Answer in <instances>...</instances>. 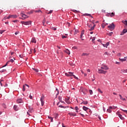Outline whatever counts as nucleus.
Masks as SVG:
<instances>
[{
  "label": "nucleus",
  "instance_id": "obj_1",
  "mask_svg": "<svg viewBox=\"0 0 127 127\" xmlns=\"http://www.w3.org/2000/svg\"><path fill=\"white\" fill-rule=\"evenodd\" d=\"M9 18H17L16 15H9L7 18L4 17V19H9Z\"/></svg>",
  "mask_w": 127,
  "mask_h": 127
},
{
  "label": "nucleus",
  "instance_id": "obj_2",
  "mask_svg": "<svg viewBox=\"0 0 127 127\" xmlns=\"http://www.w3.org/2000/svg\"><path fill=\"white\" fill-rule=\"evenodd\" d=\"M44 99H45V96L44 95H42L40 98V101L41 102V105L42 106H44Z\"/></svg>",
  "mask_w": 127,
  "mask_h": 127
},
{
  "label": "nucleus",
  "instance_id": "obj_3",
  "mask_svg": "<svg viewBox=\"0 0 127 127\" xmlns=\"http://www.w3.org/2000/svg\"><path fill=\"white\" fill-rule=\"evenodd\" d=\"M20 23L22 24H24V25H30L31 24V21H21Z\"/></svg>",
  "mask_w": 127,
  "mask_h": 127
},
{
  "label": "nucleus",
  "instance_id": "obj_4",
  "mask_svg": "<svg viewBox=\"0 0 127 127\" xmlns=\"http://www.w3.org/2000/svg\"><path fill=\"white\" fill-rule=\"evenodd\" d=\"M116 115H117V116H118L120 119L121 120H122V121H124V120H125V118L123 117V115H122V114H120V112H117Z\"/></svg>",
  "mask_w": 127,
  "mask_h": 127
},
{
  "label": "nucleus",
  "instance_id": "obj_5",
  "mask_svg": "<svg viewBox=\"0 0 127 127\" xmlns=\"http://www.w3.org/2000/svg\"><path fill=\"white\" fill-rule=\"evenodd\" d=\"M115 26L114 23H112L111 24H110L108 26V28H110V29H113V30L115 29Z\"/></svg>",
  "mask_w": 127,
  "mask_h": 127
},
{
  "label": "nucleus",
  "instance_id": "obj_6",
  "mask_svg": "<svg viewBox=\"0 0 127 127\" xmlns=\"http://www.w3.org/2000/svg\"><path fill=\"white\" fill-rule=\"evenodd\" d=\"M73 74H74V72H68V73H65V75L67 77H72L73 76Z\"/></svg>",
  "mask_w": 127,
  "mask_h": 127
},
{
  "label": "nucleus",
  "instance_id": "obj_7",
  "mask_svg": "<svg viewBox=\"0 0 127 127\" xmlns=\"http://www.w3.org/2000/svg\"><path fill=\"white\" fill-rule=\"evenodd\" d=\"M98 72L99 74H106L107 73V71L101 69H98Z\"/></svg>",
  "mask_w": 127,
  "mask_h": 127
},
{
  "label": "nucleus",
  "instance_id": "obj_8",
  "mask_svg": "<svg viewBox=\"0 0 127 127\" xmlns=\"http://www.w3.org/2000/svg\"><path fill=\"white\" fill-rule=\"evenodd\" d=\"M101 69H102V70H109V67L107 65H103L101 67Z\"/></svg>",
  "mask_w": 127,
  "mask_h": 127
},
{
  "label": "nucleus",
  "instance_id": "obj_9",
  "mask_svg": "<svg viewBox=\"0 0 127 127\" xmlns=\"http://www.w3.org/2000/svg\"><path fill=\"white\" fill-rule=\"evenodd\" d=\"M127 29H124L123 31L121 33L120 35H124V34L127 33Z\"/></svg>",
  "mask_w": 127,
  "mask_h": 127
},
{
  "label": "nucleus",
  "instance_id": "obj_10",
  "mask_svg": "<svg viewBox=\"0 0 127 127\" xmlns=\"http://www.w3.org/2000/svg\"><path fill=\"white\" fill-rule=\"evenodd\" d=\"M21 16L22 17H23V18H22V19H25L26 18H28V16L24 14H21Z\"/></svg>",
  "mask_w": 127,
  "mask_h": 127
},
{
  "label": "nucleus",
  "instance_id": "obj_11",
  "mask_svg": "<svg viewBox=\"0 0 127 127\" xmlns=\"http://www.w3.org/2000/svg\"><path fill=\"white\" fill-rule=\"evenodd\" d=\"M102 45H103V47H106V48H108V46L110 45V43L107 42L106 44H102Z\"/></svg>",
  "mask_w": 127,
  "mask_h": 127
},
{
  "label": "nucleus",
  "instance_id": "obj_12",
  "mask_svg": "<svg viewBox=\"0 0 127 127\" xmlns=\"http://www.w3.org/2000/svg\"><path fill=\"white\" fill-rule=\"evenodd\" d=\"M83 15H84V16H90V17L93 18V16H92V15H91V14L85 13L83 14Z\"/></svg>",
  "mask_w": 127,
  "mask_h": 127
},
{
  "label": "nucleus",
  "instance_id": "obj_13",
  "mask_svg": "<svg viewBox=\"0 0 127 127\" xmlns=\"http://www.w3.org/2000/svg\"><path fill=\"white\" fill-rule=\"evenodd\" d=\"M70 97H68V98L65 99V102L67 103V104H70Z\"/></svg>",
  "mask_w": 127,
  "mask_h": 127
},
{
  "label": "nucleus",
  "instance_id": "obj_14",
  "mask_svg": "<svg viewBox=\"0 0 127 127\" xmlns=\"http://www.w3.org/2000/svg\"><path fill=\"white\" fill-rule=\"evenodd\" d=\"M17 103H18V104H21V103H22V99H17Z\"/></svg>",
  "mask_w": 127,
  "mask_h": 127
},
{
  "label": "nucleus",
  "instance_id": "obj_15",
  "mask_svg": "<svg viewBox=\"0 0 127 127\" xmlns=\"http://www.w3.org/2000/svg\"><path fill=\"white\" fill-rule=\"evenodd\" d=\"M68 115L70 116L71 117H76V114L72 113H69Z\"/></svg>",
  "mask_w": 127,
  "mask_h": 127
},
{
  "label": "nucleus",
  "instance_id": "obj_16",
  "mask_svg": "<svg viewBox=\"0 0 127 127\" xmlns=\"http://www.w3.org/2000/svg\"><path fill=\"white\" fill-rule=\"evenodd\" d=\"M32 43H36V40L34 38H32L31 41Z\"/></svg>",
  "mask_w": 127,
  "mask_h": 127
},
{
  "label": "nucleus",
  "instance_id": "obj_17",
  "mask_svg": "<svg viewBox=\"0 0 127 127\" xmlns=\"http://www.w3.org/2000/svg\"><path fill=\"white\" fill-rule=\"evenodd\" d=\"M64 52L65 53H66L67 54H68V55H70V51L69 50H68V49H65V50H64Z\"/></svg>",
  "mask_w": 127,
  "mask_h": 127
},
{
  "label": "nucleus",
  "instance_id": "obj_18",
  "mask_svg": "<svg viewBox=\"0 0 127 127\" xmlns=\"http://www.w3.org/2000/svg\"><path fill=\"white\" fill-rule=\"evenodd\" d=\"M13 109L14 111H18V107L16 105H14Z\"/></svg>",
  "mask_w": 127,
  "mask_h": 127
},
{
  "label": "nucleus",
  "instance_id": "obj_19",
  "mask_svg": "<svg viewBox=\"0 0 127 127\" xmlns=\"http://www.w3.org/2000/svg\"><path fill=\"white\" fill-rule=\"evenodd\" d=\"M109 16L111 17H113V16H115V13L112 12V13H109Z\"/></svg>",
  "mask_w": 127,
  "mask_h": 127
},
{
  "label": "nucleus",
  "instance_id": "obj_20",
  "mask_svg": "<svg viewBox=\"0 0 127 127\" xmlns=\"http://www.w3.org/2000/svg\"><path fill=\"white\" fill-rule=\"evenodd\" d=\"M119 96L120 97V100H122V101H127L126 98H123V96H122V95L119 94Z\"/></svg>",
  "mask_w": 127,
  "mask_h": 127
},
{
  "label": "nucleus",
  "instance_id": "obj_21",
  "mask_svg": "<svg viewBox=\"0 0 127 127\" xmlns=\"http://www.w3.org/2000/svg\"><path fill=\"white\" fill-rule=\"evenodd\" d=\"M82 109L83 111H87V110H89V108L86 106H83Z\"/></svg>",
  "mask_w": 127,
  "mask_h": 127
},
{
  "label": "nucleus",
  "instance_id": "obj_22",
  "mask_svg": "<svg viewBox=\"0 0 127 127\" xmlns=\"http://www.w3.org/2000/svg\"><path fill=\"white\" fill-rule=\"evenodd\" d=\"M122 22L127 26V20H123Z\"/></svg>",
  "mask_w": 127,
  "mask_h": 127
},
{
  "label": "nucleus",
  "instance_id": "obj_23",
  "mask_svg": "<svg viewBox=\"0 0 127 127\" xmlns=\"http://www.w3.org/2000/svg\"><path fill=\"white\" fill-rule=\"evenodd\" d=\"M82 104H83V105H88V101H83L81 103V105H82Z\"/></svg>",
  "mask_w": 127,
  "mask_h": 127
},
{
  "label": "nucleus",
  "instance_id": "obj_24",
  "mask_svg": "<svg viewBox=\"0 0 127 127\" xmlns=\"http://www.w3.org/2000/svg\"><path fill=\"white\" fill-rule=\"evenodd\" d=\"M104 55H107V56H110V55H111V54H110L109 53L106 52L104 54Z\"/></svg>",
  "mask_w": 127,
  "mask_h": 127
},
{
  "label": "nucleus",
  "instance_id": "obj_25",
  "mask_svg": "<svg viewBox=\"0 0 127 127\" xmlns=\"http://www.w3.org/2000/svg\"><path fill=\"white\" fill-rule=\"evenodd\" d=\"M48 119L51 120V122L52 123L53 122V118H52L51 116H48Z\"/></svg>",
  "mask_w": 127,
  "mask_h": 127
},
{
  "label": "nucleus",
  "instance_id": "obj_26",
  "mask_svg": "<svg viewBox=\"0 0 127 127\" xmlns=\"http://www.w3.org/2000/svg\"><path fill=\"white\" fill-rule=\"evenodd\" d=\"M59 108H62L63 109H66V106H63L61 105L59 106Z\"/></svg>",
  "mask_w": 127,
  "mask_h": 127
},
{
  "label": "nucleus",
  "instance_id": "obj_27",
  "mask_svg": "<svg viewBox=\"0 0 127 127\" xmlns=\"http://www.w3.org/2000/svg\"><path fill=\"white\" fill-rule=\"evenodd\" d=\"M32 69L34 70V71H35V72H37L39 71V70L38 69H37V68H32Z\"/></svg>",
  "mask_w": 127,
  "mask_h": 127
},
{
  "label": "nucleus",
  "instance_id": "obj_28",
  "mask_svg": "<svg viewBox=\"0 0 127 127\" xmlns=\"http://www.w3.org/2000/svg\"><path fill=\"white\" fill-rule=\"evenodd\" d=\"M97 91H98V92H99L101 94H103V91H102V90H101V89L98 88V89H97Z\"/></svg>",
  "mask_w": 127,
  "mask_h": 127
},
{
  "label": "nucleus",
  "instance_id": "obj_29",
  "mask_svg": "<svg viewBox=\"0 0 127 127\" xmlns=\"http://www.w3.org/2000/svg\"><path fill=\"white\" fill-rule=\"evenodd\" d=\"M9 63V62H7L4 65H3V66H2V68H3V67H6V66H7V64H8Z\"/></svg>",
  "mask_w": 127,
  "mask_h": 127
},
{
  "label": "nucleus",
  "instance_id": "obj_30",
  "mask_svg": "<svg viewBox=\"0 0 127 127\" xmlns=\"http://www.w3.org/2000/svg\"><path fill=\"white\" fill-rule=\"evenodd\" d=\"M88 55H89V54L83 53L82 55V56H88Z\"/></svg>",
  "mask_w": 127,
  "mask_h": 127
},
{
  "label": "nucleus",
  "instance_id": "obj_31",
  "mask_svg": "<svg viewBox=\"0 0 127 127\" xmlns=\"http://www.w3.org/2000/svg\"><path fill=\"white\" fill-rule=\"evenodd\" d=\"M35 12H42V11H41V10L40 9H38V10H35Z\"/></svg>",
  "mask_w": 127,
  "mask_h": 127
},
{
  "label": "nucleus",
  "instance_id": "obj_32",
  "mask_svg": "<svg viewBox=\"0 0 127 127\" xmlns=\"http://www.w3.org/2000/svg\"><path fill=\"white\" fill-rule=\"evenodd\" d=\"M58 99H59L60 102H61V101H62V97L58 96Z\"/></svg>",
  "mask_w": 127,
  "mask_h": 127
},
{
  "label": "nucleus",
  "instance_id": "obj_33",
  "mask_svg": "<svg viewBox=\"0 0 127 127\" xmlns=\"http://www.w3.org/2000/svg\"><path fill=\"white\" fill-rule=\"evenodd\" d=\"M6 71V69H3L0 71V73H3V72H5Z\"/></svg>",
  "mask_w": 127,
  "mask_h": 127
},
{
  "label": "nucleus",
  "instance_id": "obj_34",
  "mask_svg": "<svg viewBox=\"0 0 127 127\" xmlns=\"http://www.w3.org/2000/svg\"><path fill=\"white\" fill-rule=\"evenodd\" d=\"M78 32H79V31H78L77 29H75L74 30V35L77 34V33H78Z\"/></svg>",
  "mask_w": 127,
  "mask_h": 127
},
{
  "label": "nucleus",
  "instance_id": "obj_35",
  "mask_svg": "<svg viewBox=\"0 0 127 127\" xmlns=\"http://www.w3.org/2000/svg\"><path fill=\"white\" fill-rule=\"evenodd\" d=\"M120 61H122V62H125L126 61V60L125 59H119Z\"/></svg>",
  "mask_w": 127,
  "mask_h": 127
},
{
  "label": "nucleus",
  "instance_id": "obj_36",
  "mask_svg": "<svg viewBox=\"0 0 127 127\" xmlns=\"http://www.w3.org/2000/svg\"><path fill=\"white\" fill-rule=\"evenodd\" d=\"M72 76L74 78V79H76V80H78V77L76 76V75L72 74Z\"/></svg>",
  "mask_w": 127,
  "mask_h": 127
},
{
  "label": "nucleus",
  "instance_id": "obj_37",
  "mask_svg": "<svg viewBox=\"0 0 127 127\" xmlns=\"http://www.w3.org/2000/svg\"><path fill=\"white\" fill-rule=\"evenodd\" d=\"M113 33H113V32H110V33L108 34V35H109V36H112V35H113Z\"/></svg>",
  "mask_w": 127,
  "mask_h": 127
},
{
  "label": "nucleus",
  "instance_id": "obj_38",
  "mask_svg": "<svg viewBox=\"0 0 127 127\" xmlns=\"http://www.w3.org/2000/svg\"><path fill=\"white\" fill-rule=\"evenodd\" d=\"M89 92L90 95H92L93 94V90L90 89L89 90Z\"/></svg>",
  "mask_w": 127,
  "mask_h": 127
},
{
  "label": "nucleus",
  "instance_id": "obj_39",
  "mask_svg": "<svg viewBox=\"0 0 127 127\" xmlns=\"http://www.w3.org/2000/svg\"><path fill=\"white\" fill-rule=\"evenodd\" d=\"M2 106L3 107H4V109H5V108H6V105H5V104L4 103H3V104H2Z\"/></svg>",
  "mask_w": 127,
  "mask_h": 127
},
{
  "label": "nucleus",
  "instance_id": "obj_40",
  "mask_svg": "<svg viewBox=\"0 0 127 127\" xmlns=\"http://www.w3.org/2000/svg\"><path fill=\"white\" fill-rule=\"evenodd\" d=\"M83 35H84V32H81V33L80 34V38H82Z\"/></svg>",
  "mask_w": 127,
  "mask_h": 127
},
{
  "label": "nucleus",
  "instance_id": "obj_41",
  "mask_svg": "<svg viewBox=\"0 0 127 127\" xmlns=\"http://www.w3.org/2000/svg\"><path fill=\"white\" fill-rule=\"evenodd\" d=\"M107 112H108V113H112V110L109 109V108L107 109Z\"/></svg>",
  "mask_w": 127,
  "mask_h": 127
},
{
  "label": "nucleus",
  "instance_id": "obj_42",
  "mask_svg": "<svg viewBox=\"0 0 127 127\" xmlns=\"http://www.w3.org/2000/svg\"><path fill=\"white\" fill-rule=\"evenodd\" d=\"M14 62V61L13 59H11L10 61H8V62H11V63H13V62Z\"/></svg>",
  "mask_w": 127,
  "mask_h": 127
},
{
  "label": "nucleus",
  "instance_id": "obj_43",
  "mask_svg": "<svg viewBox=\"0 0 127 127\" xmlns=\"http://www.w3.org/2000/svg\"><path fill=\"white\" fill-rule=\"evenodd\" d=\"M105 26H106V24H105V23H103V24H102V28H104V27H105Z\"/></svg>",
  "mask_w": 127,
  "mask_h": 127
},
{
  "label": "nucleus",
  "instance_id": "obj_44",
  "mask_svg": "<svg viewBox=\"0 0 127 127\" xmlns=\"http://www.w3.org/2000/svg\"><path fill=\"white\" fill-rule=\"evenodd\" d=\"M74 110H75V111H79V108H78L77 106H76V107L74 108Z\"/></svg>",
  "mask_w": 127,
  "mask_h": 127
},
{
  "label": "nucleus",
  "instance_id": "obj_45",
  "mask_svg": "<svg viewBox=\"0 0 127 127\" xmlns=\"http://www.w3.org/2000/svg\"><path fill=\"white\" fill-rule=\"evenodd\" d=\"M53 10H51L49 12L47 13V14H50V13H52Z\"/></svg>",
  "mask_w": 127,
  "mask_h": 127
},
{
  "label": "nucleus",
  "instance_id": "obj_46",
  "mask_svg": "<svg viewBox=\"0 0 127 127\" xmlns=\"http://www.w3.org/2000/svg\"><path fill=\"white\" fill-rule=\"evenodd\" d=\"M95 28H94V27H92L90 29L89 31H92V30H94Z\"/></svg>",
  "mask_w": 127,
  "mask_h": 127
},
{
  "label": "nucleus",
  "instance_id": "obj_47",
  "mask_svg": "<svg viewBox=\"0 0 127 127\" xmlns=\"http://www.w3.org/2000/svg\"><path fill=\"white\" fill-rule=\"evenodd\" d=\"M95 39H96V37H94L92 40V42H93V43H94V41H95Z\"/></svg>",
  "mask_w": 127,
  "mask_h": 127
},
{
  "label": "nucleus",
  "instance_id": "obj_48",
  "mask_svg": "<svg viewBox=\"0 0 127 127\" xmlns=\"http://www.w3.org/2000/svg\"><path fill=\"white\" fill-rule=\"evenodd\" d=\"M24 86H25V87H27L28 89H29V85H28V84H25Z\"/></svg>",
  "mask_w": 127,
  "mask_h": 127
},
{
  "label": "nucleus",
  "instance_id": "obj_49",
  "mask_svg": "<svg viewBox=\"0 0 127 127\" xmlns=\"http://www.w3.org/2000/svg\"><path fill=\"white\" fill-rule=\"evenodd\" d=\"M62 38H63V39H64V38H67V37L66 36L63 35L62 36Z\"/></svg>",
  "mask_w": 127,
  "mask_h": 127
},
{
  "label": "nucleus",
  "instance_id": "obj_50",
  "mask_svg": "<svg viewBox=\"0 0 127 127\" xmlns=\"http://www.w3.org/2000/svg\"><path fill=\"white\" fill-rule=\"evenodd\" d=\"M25 88H26L25 85H23V91H25Z\"/></svg>",
  "mask_w": 127,
  "mask_h": 127
},
{
  "label": "nucleus",
  "instance_id": "obj_51",
  "mask_svg": "<svg viewBox=\"0 0 127 127\" xmlns=\"http://www.w3.org/2000/svg\"><path fill=\"white\" fill-rule=\"evenodd\" d=\"M4 32V31L3 30H0V34H2Z\"/></svg>",
  "mask_w": 127,
  "mask_h": 127
},
{
  "label": "nucleus",
  "instance_id": "obj_52",
  "mask_svg": "<svg viewBox=\"0 0 127 127\" xmlns=\"http://www.w3.org/2000/svg\"><path fill=\"white\" fill-rule=\"evenodd\" d=\"M46 20H45V19H43V24L44 25V24L45 23V22H46Z\"/></svg>",
  "mask_w": 127,
  "mask_h": 127
},
{
  "label": "nucleus",
  "instance_id": "obj_53",
  "mask_svg": "<svg viewBox=\"0 0 127 127\" xmlns=\"http://www.w3.org/2000/svg\"><path fill=\"white\" fill-rule=\"evenodd\" d=\"M18 33H19V31H16V32H15V35H17V34H18Z\"/></svg>",
  "mask_w": 127,
  "mask_h": 127
},
{
  "label": "nucleus",
  "instance_id": "obj_54",
  "mask_svg": "<svg viewBox=\"0 0 127 127\" xmlns=\"http://www.w3.org/2000/svg\"><path fill=\"white\" fill-rule=\"evenodd\" d=\"M17 21H18V20H15L12 21V22H14V23H16V22H17Z\"/></svg>",
  "mask_w": 127,
  "mask_h": 127
},
{
  "label": "nucleus",
  "instance_id": "obj_55",
  "mask_svg": "<svg viewBox=\"0 0 127 127\" xmlns=\"http://www.w3.org/2000/svg\"><path fill=\"white\" fill-rule=\"evenodd\" d=\"M29 98L31 99V100H32V96H31V94H30Z\"/></svg>",
  "mask_w": 127,
  "mask_h": 127
},
{
  "label": "nucleus",
  "instance_id": "obj_56",
  "mask_svg": "<svg viewBox=\"0 0 127 127\" xmlns=\"http://www.w3.org/2000/svg\"><path fill=\"white\" fill-rule=\"evenodd\" d=\"M73 49H78V48L77 47H73Z\"/></svg>",
  "mask_w": 127,
  "mask_h": 127
},
{
  "label": "nucleus",
  "instance_id": "obj_57",
  "mask_svg": "<svg viewBox=\"0 0 127 127\" xmlns=\"http://www.w3.org/2000/svg\"><path fill=\"white\" fill-rule=\"evenodd\" d=\"M122 72H123V73H126V69L122 70Z\"/></svg>",
  "mask_w": 127,
  "mask_h": 127
},
{
  "label": "nucleus",
  "instance_id": "obj_58",
  "mask_svg": "<svg viewBox=\"0 0 127 127\" xmlns=\"http://www.w3.org/2000/svg\"><path fill=\"white\" fill-rule=\"evenodd\" d=\"M73 11L74 12H79V11H77L76 10H73Z\"/></svg>",
  "mask_w": 127,
  "mask_h": 127
},
{
  "label": "nucleus",
  "instance_id": "obj_59",
  "mask_svg": "<svg viewBox=\"0 0 127 127\" xmlns=\"http://www.w3.org/2000/svg\"><path fill=\"white\" fill-rule=\"evenodd\" d=\"M19 57H20V58H23V56H22L21 55H19Z\"/></svg>",
  "mask_w": 127,
  "mask_h": 127
},
{
  "label": "nucleus",
  "instance_id": "obj_60",
  "mask_svg": "<svg viewBox=\"0 0 127 127\" xmlns=\"http://www.w3.org/2000/svg\"><path fill=\"white\" fill-rule=\"evenodd\" d=\"M103 110L104 112H106V109L105 108V107H103Z\"/></svg>",
  "mask_w": 127,
  "mask_h": 127
},
{
  "label": "nucleus",
  "instance_id": "obj_61",
  "mask_svg": "<svg viewBox=\"0 0 127 127\" xmlns=\"http://www.w3.org/2000/svg\"><path fill=\"white\" fill-rule=\"evenodd\" d=\"M80 115H81V116L83 118H84V117H85V116L84 115V114H82L80 113Z\"/></svg>",
  "mask_w": 127,
  "mask_h": 127
},
{
  "label": "nucleus",
  "instance_id": "obj_62",
  "mask_svg": "<svg viewBox=\"0 0 127 127\" xmlns=\"http://www.w3.org/2000/svg\"><path fill=\"white\" fill-rule=\"evenodd\" d=\"M97 41H98V42H102V40H101L100 39L97 40Z\"/></svg>",
  "mask_w": 127,
  "mask_h": 127
},
{
  "label": "nucleus",
  "instance_id": "obj_63",
  "mask_svg": "<svg viewBox=\"0 0 127 127\" xmlns=\"http://www.w3.org/2000/svg\"><path fill=\"white\" fill-rule=\"evenodd\" d=\"M124 59L125 60V61H127V57H125Z\"/></svg>",
  "mask_w": 127,
  "mask_h": 127
},
{
  "label": "nucleus",
  "instance_id": "obj_64",
  "mask_svg": "<svg viewBox=\"0 0 127 127\" xmlns=\"http://www.w3.org/2000/svg\"><path fill=\"white\" fill-rule=\"evenodd\" d=\"M112 109H113V107H112V106L109 107L110 110H112Z\"/></svg>",
  "mask_w": 127,
  "mask_h": 127
}]
</instances>
